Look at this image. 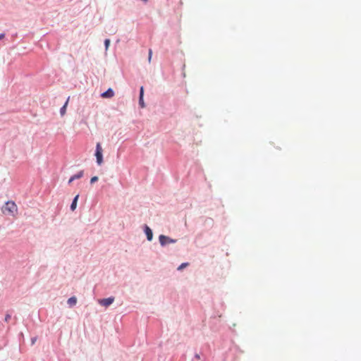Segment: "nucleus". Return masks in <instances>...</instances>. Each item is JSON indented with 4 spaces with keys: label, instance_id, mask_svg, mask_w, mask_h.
<instances>
[{
    "label": "nucleus",
    "instance_id": "f257e3e1",
    "mask_svg": "<svg viewBox=\"0 0 361 361\" xmlns=\"http://www.w3.org/2000/svg\"><path fill=\"white\" fill-rule=\"evenodd\" d=\"M2 212L4 214L11 215L12 216H16L18 213V207L15 202L8 201L6 202L4 207L2 208Z\"/></svg>",
    "mask_w": 361,
    "mask_h": 361
},
{
    "label": "nucleus",
    "instance_id": "f03ea898",
    "mask_svg": "<svg viewBox=\"0 0 361 361\" xmlns=\"http://www.w3.org/2000/svg\"><path fill=\"white\" fill-rule=\"evenodd\" d=\"M103 148L100 144V142H97L96 145V152H95V157L97 159V163L98 164H102L103 162Z\"/></svg>",
    "mask_w": 361,
    "mask_h": 361
},
{
    "label": "nucleus",
    "instance_id": "7ed1b4c3",
    "mask_svg": "<svg viewBox=\"0 0 361 361\" xmlns=\"http://www.w3.org/2000/svg\"><path fill=\"white\" fill-rule=\"evenodd\" d=\"M159 243L161 246H165L166 244H170V243H176V240L171 239V238L167 237V235H160L159 236Z\"/></svg>",
    "mask_w": 361,
    "mask_h": 361
},
{
    "label": "nucleus",
    "instance_id": "20e7f679",
    "mask_svg": "<svg viewBox=\"0 0 361 361\" xmlns=\"http://www.w3.org/2000/svg\"><path fill=\"white\" fill-rule=\"evenodd\" d=\"M114 301V297L104 298V299H100L99 303L102 306H109Z\"/></svg>",
    "mask_w": 361,
    "mask_h": 361
},
{
    "label": "nucleus",
    "instance_id": "39448f33",
    "mask_svg": "<svg viewBox=\"0 0 361 361\" xmlns=\"http://www.w3.org/2000/svg\"><path fill=\"white\" fill-rule=\"evenodd\" d=\"M101 96L103 98H111V97L114 96V90H112L111 87H109V89L106 91L103 92V93H102Z\"/></svg>",
    "mask_w": 361,
    "mask_h": 361
},
{
    "label": "nucleus",
    "instance_id": "423d86ee",
    "mask_svg": "<svg viewBox=\"0 0 361 361\" xmlns=\"http://www.w3.org/2000/svg\"><path fill=\"white\" fill-rule=\"evenodd\" d=\"M143 95H144V87H141L140 89V98H139V104L141 108H145V104L143 99Z\"/></svg>",
    "mask_w": 361,
    "mask_h": 361
},
{
    "label": "nucleus",
    "instance_id": "0eeeda50",
    "mask_svg": "<svg viewBox=\"0 0 361 361\" xmlns=\"http://www.w3.org/2000/svg\"><path fill=\"white\" fill-rule=\"evenodd\" d=\"M145 234L147 235V238L148 240H152L153 238V232L152 229L149 228V226H145Z\"/></svg>",
    "mask_w": 361,
    "mask_h": 361
},
{
    "label": "nucleus",
    "instance_id": "6e6552de",
    "mask_svg": "<svg viewBox=\"0 0 361 361\" xmlns=\"http://www.w3.org/2000/svg\"><path fill=\"white\" fill-rule=\"evenodd\" d=\"M83 174H84L83 171H79L78 173L74 174L73 176H72L71 177V178H69L68 183H72V181L74 180V179L80 178V177H82Z\"/></svg>",
    "mask_w": 361,
    "mask_h": 361
},
{
    "label": "nucleus",
    "instance_id": "1a4fd4ad",
    "mask_svg": "<svg viewBox=\"0 0 361 361\" xmlns=\"http://www.w3.org/2000/svg\"><path fill=\"white\" fill-rule=\"evenodd\" d=\"M78 198H79V195H77L75 196L71 204V210H75L76 206H77V202L78 200Z\"/></svg>",
    "mask_w": 361,
    "mask_h": 361
},
{
    "label": "nucleus",
    "instance_id": "9d476101",
    "mask_svg": "<svg viewBox=\"0 0 361 361\" xmlns=\"http://www.w3.org/2000/svg\"><path fill=\"white\" fill-rule=\"evenodd\" d=\"M77 302V298L76 297H71L68 299V304L70 305V306H74L75 305Z\"/></svg>",
    "mask_w": 361,
    "mask_h": 361
},
{
    "label": "nucleus",
    "instance_id": "9b49d317",
    "mask_svg": "<svg viewBox=\"0 0 361 361\" xmlns=\"http://www.w3.org/2000/svg\"><path fill=\"white\" fill-rule=\"evenodd\" d=\"M69 97L68 98L67 101L65 102V104H63V106H62V108H61L60 109V112H61V115H64V114H66V107H67V104L68 102V100H69Z\"/></svg>",
    "mask_w": 361,
    "mask_h": 361
},
{
    "label": "nucleus",
    "instance_id": "f8f14e48",
    "mask_svg": "<svg viewBox=\"0 0 361 361\" xmlns=\"http://www.w3.org/2000/svg\"><path fill=\"white\" fill-rule=\"evenodd\" d=\"M110 44H111V40L110 39H105L104 40V46H105L106 49H108Z\"/></svg>",
    "mask_w": 361,
    "mask_h": 361
},
{
    "label": "nucleus",
    "instance_id": "ddd939ff",
    "mask_svg": "<svg viewBox=\"0 0 361 361\" xmlns=\"http://www.w3.org/2000/svg\"><path fill=\"white\" fill-rule=\"evenodd\" d=\"M189 265V263H182L178 268V270H182L183 268L187 267Z\"/></svg>",
    "mask_w": 361,
    "mask_h": 361
},
{
    "label": "nucleus",
    "instance_id": "4468645a",
    "mask_svg": "<svg viewBox=\"0 0 361 361\" xmlns=\"http://www.w3.org/2000/svg\"><path fill=\"white\" fill-rule=\"evenodd\" d=\"M152 50L149 49L148 51V61L150 62L152 60Z\"/></svg>",
    "mask_w": 361,
    "mask_h": 361
},
{
    "label": "nucleus",
    "instance_id": "2eb2a0df",
    "mask_svg": "<svg viewBox=\"0 0 361 361\" xmlns=\"http://www.w3.org/2000/svg\"><path fill=\"white\" fill-rule=\"evenodd\" d=\"M98 180V176H92L91 178H90V183H95V181Z\"/></svg>",
    "mask_w": 361,
    "mask_h": 361
},
{
    "label": "nucleus",
    "instance_id": "dca6fc26",
    "mask_svg": "<svg viewBox=\"0 0 361 361\" xmlns=\"http://www.w3.org/2000/svg\"><path fill=\"white\" fill-rule=\"evenodd\" d=\"M11 316L10 314H6V316H5L6 322H8V321H9V319H11Z\"/></svg>",
    "mask_w": 361,
    "mask_h": 361
},
{
    "label": "nucleus",
    "instance_id": "f3484780",
    "mask_svg": "<svg viewBox=\"0 0 361 361\" xmlns=\"http://www.w3.org/2000/svg\"><path fill=\"white\" fill-rule=\"evenodd\" d=\"M195 357L196 359H198V360L200 359V355H199V354H195Z\"/></svg>",
    "mask_w": 361,
    "mask_h": 361
},
{
    "label": "nucleus",
    "instance_id": "a211bd4d",
    "mask_svg": "<svg viewBox=\"0 0 361 361\" xmlns=\"http://www.w3.org/2000/svg\"><path fill=\"white\" fill-rule=\"evenodd\" d=\"M4 34H1V35H0V39H2V38H4Z\"/></svg>",
    "mask_w": 361,
    "mask_h": 361
},
{
    "label": "nucleus",
    "instance_id": "6ab92c4d",
    "mask_svg": "<svg viewBox=\"0 0 361 361\" xmlns=\"http://www.w3.org/2000/svg\"><path fill=\"white\" fill-rule=\"evenodd\" d=\"M35 340H36V338H33L32 339V343H35Z\"/></svg>",
    "mask_w": 361,
    "mask_h": 361
},
{
    "label": "nucleus",
    "instance_id": "aec40b11",
    "mask_svg": "<svg viewBox=\"0 0 361 361\" xmlns=\"http://www.w3.org/2000/svg\"><path fill=\"white\" fill-rule=\"evenodd\" d=\"M142 1H144V2H147V0H142Z\"/></svg>",
    "mask_w": 361,
    "mask_h": 361
}]
</instances>
